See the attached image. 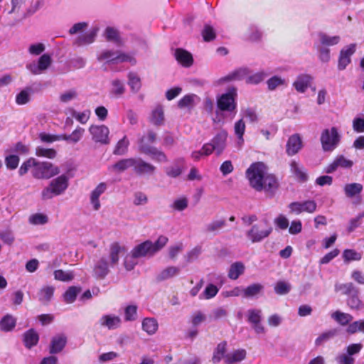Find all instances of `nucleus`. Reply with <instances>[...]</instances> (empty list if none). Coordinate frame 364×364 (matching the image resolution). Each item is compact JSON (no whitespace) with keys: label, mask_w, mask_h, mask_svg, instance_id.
Returning a JSON list of instances; mask_svg holds the SVG:
<instances>
[{"label":"nucleus","mask_w":364,"mask_h":364,"mask_svg":"<svg viewBox=\"0 0 364 364\" xmlns=\"http://www.w3.org/2000/svg\"><path fill=\"white\" fill-rule=\"evenodd\" d=\"M246 176L251 187L257 191H264L272 196L279 188V182L274 174L266 172V166L262 162L250 165L246 171Z\"/></svg>","instance_id":"1"},{"label":"nucleus","mask_w":364,"mask_h":364,"mask_svg":"<svg viewBox=\"0 0 364 364\" xmlns=\"http://www.w3.org/2000/svg\"><path fill=\"white\" fill-rule=\"evenodd\" d=\"M29 170L32 176L38 180L52 178L60 172V168L54 164L48 161H41L33 157L22 163L18 173L23 176Z\"/></svg>","instance_id":"2"},{"label":"nucleus","mask_w":364,"mask_h":364,"mask_svg":"<svg viewBox=\"0 0 364 364\" xmlns=\"http://www.w3.org/2000/svg\"><path fill=\"white\" fill-rule=\"evenodd\" d=\"M168 239L164 235H160L155 242L151 240H146L136 245L131 251L132 258H139L146 256H152L161 250L168 242Z\"/></svg>","instance_id":"3"},{"label":"nucleus","mask_w":364,"mask_h":364,"mask_svg":"<svg viewBox=\"0 0 364 364\" xmlns=\"http://www.w3.org/2000/svg\"><path fill=\"white\" fill-rule=\"evenodd\" d=\"M69 185V178L62 174L51 180L47 187L41 192V196L43 200L52 198L53 196L63 194Z\"/></svg>","instance_id":"4"},{"label":"nucleus","mask_w":364,"mask_h":364,"mask_svg":"<svg viewBox=\"0 0 364 364\" xmlns=\"http://www.w3.org/2000/svg\"><path fill=\"white\" fill-rule=\"evenodd\" d=\"M99 60H106L107 63L118 64L119 63L129 62L134 65L136 63V59L131 55L121 50H104L98 57Z\"/></svg>","instance_id":"5"},{"label":"nucleus","mask_w":364,"mask_h":364,"mask_svg":"<svg viewBox=\"0 0 364 364\" xmlns=\"http://www.w3.org/2000/svg\"><path fill=\"white\" fill-rule=\"evenodd\" d=\"M237 91L235 88L229 89L228 92L220 96L217 100V106L221 111L233 112L236 109Z\"/></svg>","instance_id":"6"},{"label":"nucleus","mask_w":364,"mask_h":364,"mask_svg":"<svg viewBox=\"0 0 364 364\" xmlns=\"http://www.w3.org/2000/svg\"><path fill=\"white\" fill-rule=\"evenodd\" d=\"M340 141V136L336 127L324 129L321 136V142L324 151H332Z\"/></svg>","instance_id":"7"},{"label":"nucleus","mask_w":364,"mask_h":364,"mask_svg":"<svg viewBox=\"0 0 364 364\" xmlns=\"http://www.w3.org/2000/svg\"><path fill=\"white\" fill-rule=\"evenodd\" d=\"M264 223L266 225L264 228H262L259 225L255 224L247 232L246 235L252 243L261 242L272 233L273 230L272 227L268 223L267 220H264Z\"/></svg>","instance_id":"8"},{"label":"nucleus","mask_w":364,"mask_h":364,"mask_svg":"<svg viewBox=\"0 0 364 364\" xmlns=\"http://www.w3.org/2000/svg\"><path fill=\"white\" fill-rule=\"evenodd\" d=\"M316 203L314 200H308L304 202H292L289 205L290 212L296 215L306 212L313 213L316 210Z\"/></svg>","instance_id":"9"},{"label":"nucleus","mask_w":364,"mask_h":364,"mask_svg":"<svg viewBox=\"0 0 364 364\" xmlns=\"http://www.w3.org/2000/svg\"><path fill=\"white\" fill-rule=\"evenodd\" d=\"M89 131L92 134V139L96 142L102 144H109V130L105 125H92Z\"/></svg>","instance_id":"10"},{"label":"nucleus","mask_w":364,"mask_h":364,"mask_svg":"<svg viewBox=\"0 0 364 364\" xmlns=\"http://www.w3.org/2000/svg\"><path fill=\"white\" fill-rule=\"evenodd\" d=\"M356 50V44L351 43L346 47V48L342 49L340 52L338 69L343 70L346 69L348 65L351 62L350 57L355 53Z\"/></svg>","instance_id":"11"},{"label":"nucleus","mask_w":364,"mask_h":364,"mask_svg":"<svg viewBox=\"0 0 364 364\" xmlns=\"http://www.w3.org/2000/svg\"><path fill=\"white\" fill-rule=\"evenodd\" d=\"M227 131L220 130L210 141L215 150V154L220 156L225 150L228 138Z\"/></svg>","instance_id":"12"},{"label":"nucleus","mask_w":364,"mask_h":364,"mask_svg":"<svg viewBox=\"0 0 364 364\" xmlns=\"http://www.w3.org/2000/svg\"><path fill=\"white\" fill-rule=\"evenodd\" d=\"M303 143L299 134L290 136L286 144V153L288 156L296 155L302 148Z\"/></svg>","instance_id":"13"},{"label":"nucleus","mask_w":364,"mask_h":364,"mask_svg":"<svg viewBox=\"0 0 364 364\" xmlns=\"http://www.w3.org/2000/svg\"><path fill=\"white\" fill-rule=\"evenodd\" d=\"M353 161L347 159L344 156H338L335 160L330 164L325 169V172L327 173H331L336 171L338 167L343 168H350L353 166Z\"/></svg>","instance_id":"14"},{"label":"nucleus","mask_w":364,"mask_h":364,"mask_svg":"<svg viewBox=\"0 0 364 364\" xmlns=\"http://www.w3.org/2000/svg\"><path fill=\"white\" fill-rule=\"evenodd\" d=\"M67 343V337L65 334L60 333L53 336L50 341L49 353L51 355L60 353Z\"/></svg>","instance_id":"15"},{"label":"nucleus","mask_w":364,"mask_h":364,"mask_svg":"<svg viewBox=\"0 0 364 364\" xmlns=\"http://www.w3.org/2000/svg\"><path fill=\"white\" fill-rule=\"evenodd\" d=\"M133 165L134 171L138 175L153 174L156 171V167L141 159H134Z\"/></svg>","instance_id":"16"},{"label":"nucleus","mask_w":364,"mask_h":364,"mask_svg":"<svg viewBox=\"0 0 364 364\" xmlns=\"http://www.w3.org/2000/svg\"><path fill=\"white\" fill-rule=\"evenodd\" d=\"M175 58L178 63L186 68L191 67L193 63L192 54L183 48L176 50Z\"/></svg>","instance_id":"17"},{"label":"nucleus","mask_w":364,"mask_h":364,"mask_svg":"<svg viewBox=\"0 0 364 364\" xmlns=\"http://www.w3.org/2000/svg\"><path fill=\"white\" fill-rule=\"evenodd\" d=\"M106 188V183L102 182L98 184V186L91 193L90 202L92 204L93 208L95 210H99L100 208L99 198L103 193H105Z\"/></svg>","instance_id":"18"},{"label":"nucleus","mask_w":364,"mask_h":364,"mask_svg":"<svg viewBox=\"0 0 364 364\" xmlns=\"http://www.w3.org/2000/svg\"><path fill=\"white\" fill-rule=\"evenodd\" d=\"M126 248L121 246L118 242H112L109 246V259L112 266H114L118 264L119 256V255L125 252Z\"/></svg>","instance_id":"19"},{"label":"nucleus","mask_w":364,"mask_h":364,"mask_svg":"<svg viewBox=\"0 0 364 364\" xmlns=\"http://www.w3.org/2000/svg\"><path fill=\"white\" fill-rule=\"evenodd\" d=\"M23 337L24 345L28 349L36 346L39 341V335L33 328L26 331Z\"/></svg>","instance_id":"20"},{"label":"nucleus","mask_w":364,"mask_h":364,"mask_svg":"<svg viewBox=\"0 0 364 364\" xmlns=\"http://www.w3.org/2000/svg\"><path fill=\"white\" fill-rule=\"evenodd\" d=\"M109 264L105 257L101 258L94 267V272L97 278L104 279L109 273Z\"/></svg>","instance_id":"21"},{"label":"nucleus","mask_w":364,"mask_h":364,"mask_svg":"<svg viewBox=\"0 0 364 364\" xmlns=\"http://www.w3.org/2000/svg\"><path fill=\"white\" fill-rule=\"evenodd\" d=\"M227 351V342L223 341L217 345L216 348L214 350L212 361L213 363L216 364L221 361L222 359L224 360L225 363V356L228 353Z\"/></svg>","instance_id":"22"},{"label":"nucleus","mask_w":364,"mask_h":364,"mask_svg":"<svg viewBox=\"0 0 364 364\" xmlns=\"http://www.w3.org/2000/svg\"><path fill=\"white\" fill-rule=\"evenodd\" d=\"M157 134L153 130H148L146 135L143 136L139 139V150L141 153L144 154V147L146 146L148 148H154V146H151L149 144H153L156 141Z\"/></svg>","instance_id":"23"},{"label":"nucleus","mask_w":364,"mask_h":364,"mask_svg":"<svg viewBox=\"0 0 364 364\" xmlns=\"http://www.w3.org/2000/svg\"><path fill=\"white\" fill-rule=\"evenodd\" d=\"M247 355L245 349H237L232 353H228L225 356V364H234L245 359Z\"/></svg>","instance_id":"24"},{"label":"nucleus","mask_w":364,"mask_h":364,"mask_svg":"<svg viewBox=\"0 0 364 364\" xmlns=\"http://www.w3.org/2000/svg\"><path fill=\"white\" fill-rule=\"evenodd\" d=\"M312 77L309 75H300L294 82V87L299 92H304L309 87Z\"/></svg>","instance_id":"25"},{"label":"nucleus","mask_w":364,"mask_h":364,"mask_svg":"<svg viewBox=\"0 0 364 364\" xmlns=\"http://www.w3.org/2000/svg\"><path fill=\"white\" fill-rule=\"evenodd\" d=\"M121 319L119 316L112 315H104L100 318V324L107 327L109 329L117 328L120 326Z\"/></svg>","instance_id":"26"},{"label":"nucleus","mask_w":364,"mask_h":364,"mask_svg":"<svg viewBox=\"0 0 364 364\" xmlns=\"http://www.w3.org/2000/svg\"><path fill=\"white\" fill-rule=\"evenodd\" d=\"M363 186L358 183H347L343 188L345 195L348 198H353L362 192Z\"/></svg>","instance_id":"27"},{"label":"nucleus","mask_w":364,"mask_h":364,"mask_svg":"<svg viewBox=\"0 0 364 364\" xmlns=\"http://www.w3.org/2000/svg\"><path fill=\"white\" fill-rule=\"evenodd\" d=\"M180 272L179 268L170 266L163 269L156 277L157 282H161L169 279L177 275Z\"/></svg>","instance_id":"28"},{"label":"nucleus","mask_w":364,"mask_h":364,"mask_svg":"<svg viewBox=\"0 0 364 364\" xmlns=\"http://www.w3.org/2000/svg\"><path fill=\"white\" fill-rule=\"evenodd\" d=\"M151 122L156 126H161L164 122V109L161 105L156 106L151 112Z\"/></svg>","instance_id":"29"},{"label":"nucleus","mask_w":364,"mask_h":364,"mask_svg":"<svg viewBox=\"0 0 364 364\" xmlns=\"http://www.w3.org/2000/svg\"><path fill=\"white\" fill-rule=\"evenodd\" d=\"M144 154L146 155H151L152 159L156 160L158 162H166L168 161L167 156L166 154L159 150L156 147L154 148H148L146 146L144 147Z\"/></svg>","instance_id":"30"},{"label":"nucleus","mask_w":364,"mask_h":364,"mask_svg":"<svg viewBox=\"0 0 364 364\" xmlns=\"http://www.w3.org/2000/svg\"><path fill=\"white\" fill-rule=\"evenodd\" d=\"M55 288L53 286H46L42 287L38 292V299L44 304H47L51 300Z\"/></svg>","instance_id":"31"},{"label":"nucleus","mask_w":364,"mask_h":364,"mask_svg":"<svg viewBox=\"0 0 364 364\" xmlns=\"http://www.w3.org/2000/svg\"><path fill=\"white\" fill-rule=\"evenodd\" d=\"M98 29H93L89 33L82 34L79 36L75 41V44L80 46L85 44H90L94 42L95 36L97 35V31Z\"/></svg>","instance_id":"32"},{"label":"nucleus","mask_w":364,"mask_h":364,"mask_svg":"<svg viewBox=\"0 0 364 364\" xmlns=\"http://www.w3.org/2000/svg\"><path fill=\"white\" fill-rule=\"evenodd\" d=\"M134 159H124L113 164L111 168L118 173L123 172L129 167H133Z\"/></svg>","instance_id":"33"},{"label":"nucleus","mask_w":364,"mask_h":364,"mask_svg":"<svg viewBox=\"0 0 364 364\" xmlns=\"http://www.w3.org/2000/svg\"><path fill=\"white\" fill-rule=\"evenodd\" d=\"M358 288L352 283L336 284L335 291L343 295L350 296L353 292H357Z\"/></svg>","instance_id":"34"},{"label":"nucleus","mask_w":364,"mask_h":364,"mask_svg":"<svg viewBox=\"0 0 364 364\" xmlns=\"http://www.w3.org/2000/svg\"><path fill=\"white\" fill-rule=\"evenodd\" d=\"M16 320L11 315L4 316L0 321V328L3 331L9 332L16 326Z\"/></svg>","instance_id":"35"},{"label":"nucleus","mask_w":364,"mask_h":364,"mask_svg":"<svg viewBox=\"0 0 364 364\" xmlns=\"http://www.w3.org/2000/svg\"><path fill=\"white\" fill-rule=\"evenodd\" d=\"M290 169L291 171L297 178V179H299L300 181L304 182L307 181L308 176L306 173L305 172L303 167L300 166L296 161H291V163L290 164Z\"/></svg>","instance_id":"36"},{"label":"nucleus","mask_w":364,"mask_h":364,"mask_svg":"<svg viewBox=\"0 0 364 364\" xmlns=\"http://www.w3.org/2000/svg\"><path fill=\"white\" fill-rule=\"evenodd\" d=\"M245 266L240 262H237L233 263L229 269L228 277L230 279L235 280L237 279L241 274L244 273Z\"/></svg>","instance_id":"37"},{"label":"nucleus","mask_w":364,"mask_h":364,"mask_svg":"<svg viewBox=\"0 0 364 364\" xmlns=\"http://www.w3.org/2000/svg\"><path fill=\"white\" fill-rule=\"evenodd\" d=\"M35 154L38 157H44L49 159H53L57 156V151L53 148L37 146L35 149Z\"/></svg>","instance_id":"38"},{"label":"nucleus","mask_w":364,"mask_h":364,"mask_svg":"<svg viewBox=\"0 0 364 364\" xmlns=\"http://www.w3.org/2000/svg\"><path fill=\"white\" fill-rule=\"evenodd\" d=\"M142 329L148 334H154L158 329L157 321L154 318H145L142 321Z\"/></svg>","instance_id":"39"},{"label":"nucleus","mask_w":364,"mask_h":364,"mask_svg":"<svg viewBox=\"0 0 364 364\" xmlns=\"http://www.w3.org/2000/svg\"><path fill=\"white\" fill-rule=\"evenodd\" d=\"M81 291V288L75 286L70 287L63 294V299L65 303H73L77 294Z\"/></svg>","instance_id":"40"},{"label":"nucleus","mask_w":364,"mask_h":364,"mask_svg":"<svg viewBox=\"0 0 364 364\" xmlns=\"http://www.w3.org/2000/svg\"><path fill=\"white\" fill-rule=\"evenodd\" d=\"M85 129L82 127H77L71 134H62V140H65L67 141H72L73 143H77L80 140Z\"/></svg>","instance_id":"41"},{"label":"nucleus","mask_w":364,"mask_h":364,"mask_svg":"<svg viewBox=\"0 0 364 364\" xmlns=\"http://www.w3.org/2000/svg\"><path fill=\"white\" fill-rule=\"evenodd\" d=\"M332 318L342 326H346L352 321L353 317L347 313L336 311L332 314Z\"/></svg>","instance_id":"42"},{"label":"nucleus","mask_w":364,"mask_h":364,"mask_svg":"<svg viewBox=\"0 0 364 364\" xmlns=\"http://www.w3.org/2000/svg\"><path fill=\"white\" fill-rule=\"evenodd\" d=\"M129 145V141L127 138V136H124L122 139H120L116 144L114 149L113 151V154L114 155H123L124 154L128 149V146Z\"/></svg>","instance_id":"43"},{"label":"nucleus","mask_w":364,"mask_h":364,"mask_svg":"<svg viewBox=\"0 0 364 364\" xmlns=\"http://www.w3.org/2000/svg\"><path fill=\"white\" fill-rule=\"evenodd\" d=\"M318 36L323 46H332L338 44L340 41V36H329L324 33H319Z\"/></svg>","instance_id":"44"},{"label":"nucleus","mask_w":364,"mask_h":364,"mask_svg":"<svg viewBox=\"0 0 364 364\" xmlns=\"http://www.w3.org/2000/svg\"><path fill=\"white\" fill-rule=\"evenodd\" d=\"M128 80V84L134 92H136L141 89V79L136 73L133 72L129 73Z\"/></svg>","instance_id":"45"},{"label":"nucleus","mask_w":364,"mask_h":364,"mask_svg":"<svg viewBox=\"0 0 364 364\" xmlns=\"http://www.w3.org/2000/svg\"><path fill=\"white\" fill-rule=\"evenodd\" d=\"M263 289V286L259 283L252 284L243 289L245 297H252L257 295Z\"/></svg>","instance_id":"46"},{"label":"nucleus","mask_w":364,"mask_h":364,"mask_svg":"<svg viewBox=\"0 0 364 364\" xmlns=\"http://www.w3.org/2000/svg\"><path fill=\"white\" fill-rule=\"evenodd\" d=\"M337 333V331L336 329H332L321 333L316 340L315 345L316 346H322L326 342H328L330 339L333 338Z\"/></svg>","instance_id":"47"},{"label":"nucleus","mask_w":364,"mask_h":364,"mask_svg":"<svg viewBox=\"0 0 364 364\" xmlns=\"http://www.w3.org/2000/svg\"><path fill=\"white\" fill-rule=\"evenodd\" d=\"M54 278L56 280L61 282H70L73 279L74 274L73 272H65L63 269H57L53 272Z\"/></svg>","instance_id":"48"},{"label":"nucleus","mask_w":364,"mask_h":364,"mask_svg":"<svg viewBox=\"0 0 364 364\" xmlns=\"http://www.w3.org/2000/svg\"><path fill=\"white\" fill-rule=\"evenodd\" d=\"M359 291L357 289V292H353L351 294L348 299L347 304L350 309H358L363 306V303L358 296Z\"/></svg>","instance_id":"49"},{"label":"nucleus","mask_w":364,"mask_h":364,"mask_svg":"<svg viewBox=\"0 0 364 364\" xmlns=\"http://www.w3.org/2000/svg\"><path fill=\"white\" fill-rule=\"evenodd\" d=\"M201 35L203 36V41L205 42L212 41L216 37V34L213 28L210 25H205L204 26V28L201 32Z\"/></svg>","instance_id":"50"},{"label":"nucleus","mask_w":364,"mask_h":364,"mask_svg":"<svg viewBox=\"0 0 364 364\" xmlns=\"http://www.w3.org/2000/svg\"><path fill=\"white\" fill-rule=\"evenodd\" d=\"M261 310L259 309H250L247 311V321L251 324L257 323L261 322Z\"/></svg>","instance_id":"51"},{"label":"nucleus","mask_w":364,"mask_h":364,"mask_svg":"<svg viewBox=\"0 0 364 364\" xmlns=\"http://www.w3.org/2000/svg\"><path fill=\"white\" fill-rule=\"evenodd\" d=\"M137 306L136 305H129L124 310V319L127 321H134L136 318Z\"/></svg>","instance_id":"52"},{"label":"nucleus","mask_w":364,"mask_h":364,"mask_svg":"<svg viewBox=\"0 0 364 364\" xmlns=\"http://www.w3.org/2000/svg\"><path fill=\"white\" fill-rule=\"evenodd\" d=\"M358 331L364 333V320L354 321L350 323L347 328V332L353 334Z\"/></svg>","instance_id":"53"},{"label":"nucleus","mask_w":364,"mask_h":364,"mask_svg":"<svg viewBox=\"0 0 364 364\" xmlns=\"http://www.w3.org/2000/svg\"><path fill=\"white\" fill-rule=\"evenodd\" d=\"M291 286L283 281H279L274 286V291L279 295L287 294L290 291Z\"/></svg>","instance_id":"54"},{"label":"nucleus","mask_w":364,"mask_h":364,"mask_svg":"<svg viewBox=\"0 0 364 364\" xmlns=\"http://www.w3.org/2000/svg\"><path fill=\"white\" fill-rule=\"evenodd\" d=\"M51 63L52 60L50 56L48 54H43L38 60V68H40L43 73L50 67Z\"/></svg>","instance_id":"55"},{"label":"nucleus","mask_w":364,"mask_h":364,"mask_svg":"<svg viewBox=\"0 0 364 364\" xmlns=\"http://www.w3.org/2000/svg\"><path fill=\"white\" fill-rule=\"evenodd\" d=\"M343 257L346 262L358 261L361 259V255L353 250H346L343 253Z\"/></svg>","instance_id":"56"},{"label":"nucleus","mask_w":364,"mask_h":364,"mask_svg":"<svg viewBox=\"0 0 364 364\" xmlns=\"http://www.w3.org/2000/svg\"><path fill=\"white\" fill-rule=\"evenodd\" d=\"M31 100L30 94L27 89L21 90L16 96V103L18 105L27 104Z\"/></svg>","instance_id":"57"},{"label":"nucleus","mask_w":364,"mask_h":364,"mask_svg":"<svg viewBox=\"0 0 364 364\" xmlns=\"http://www.w3.org/2000/svg\"><path fill=\"white\" fill-rule=\"evenodd\" d=\"M234 131L238 139L243 140V135L245 131V123L242 119H240L235 123Z\"/></svg>","instance_id":"58"},{"label":"nucleus","mask_w":364,"mask_h":364,"mask_svg":"<svg viewBox=\"0 0 364 364\" xmlns=\"http://www.w3.org/2000/svg\"><path fill=\"white\" fill-rule=\"evenodd\" d=\"M20 159L16 155H9L5 158L6 168L10 170L16 169L19 164Z\"/></svg>","instance_id":"59"},{"label":"nucleus","mask_w":364,"mask_h":364,"mask_svg":"<svg viewBox=\"0 0 364 364\" xmlns=\"http://www.w3.org/2000/svg\"><path fill=\"white\" fill-rule=\"evenodd\" d=\"M105 36L107 41H112L117 43L120 42V38L117 30L112 27H107L106 28Z\"/></svg>","instance_id":"60"},{"label":"nucleus","mask_w":364,"mask_h":364,"mask_svg":"<svg viewBox=\"0 0 364 364\" xmlns=\"http://www.w3.org/2000/svg\"><path fill=\"white\" fill-rule=\"evenodd\" d=\"M29 222L33 225H44L48 222V217L41 213H36L29 218Z\"/></svg>","instance_id":"61"},{"label":"nucleus","mask_w":364,"mask_h":364,"mask_svg":"<svg viewBox=\"0 0 364 364\" xmlns=\"http://www.w3.org/2000/svg\"><path fill=\"white\" fill-rule=\"evenodd\" d=\"M226 225L225 220H214L208 224L206 227V231L214 232L223 228Z\"/></svg>","instance_id":"62"},{"label":"nucleus","mask_w":364,"mask_h":364,"mask_svg":"<svg viewBox=\"0 0 364 364\" xmlns=\"http://www.w3.org/2000/svg\"><path fill=\"white\" fill-rule=\"evenodd\" d=\"M188 199L186 197H182L176 199L171 207L173 209L178 211H183L188 207Z\"/></svg>","instance_id":"63"},{"label":"nucleus","mask_w":364,"mask_h":364,"mask_svg":"<svg viewBox=\"0 0 364 364\" xmlns=\"http://www.w3.org/2000/svg\"><path fill=\"white\" fill-rule=\"evenodd\" d=\"M219 289L213 284H209L203 291L204 298L210 299L213 298L218 292Z\"/></svg>","instance_id":"64"}]
</instances>
